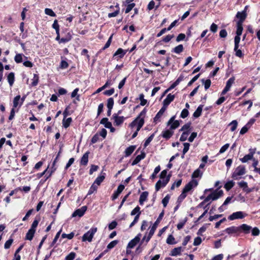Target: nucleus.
Masks as SVG:
<instances>
[{
    "label": "nucleus",
    "instance_id": "6",
    "mask_svg": "<svg viewBox=\"0 0 260 260\" xmlns=\"http://www.w3.org/2000/svg\"><path fill=\"white\" fill-rule=\"evenodd\" d=\"M235 81L234 77L230 78L226 83V86L221 92V95L225 94L228 91H229Z\"/></svg>",
    "mask_w": 260,
    "mask_h": 260
},
{
    "label": "nucleus",
    "instance_id": "2",
    "mask_svg": "<svg viewBox=\"0 0 260 260\" xmlns=\"http://www.w3.org/2000/svg\"><path fill=\"white\" fill-rule=\"evenodd\" d=\"M246 215H247V214H244L243 212L242 211H237L233 213L231 215H230L228 218L231 220H233L237 219H242Z\"/></svg>",
    "mask_w": 260,
    "mask_h": 260
},
{
    "label": "nucleus",
    "instance_id": "45",
    "mask_svg": "<svg viewBox=\"0 0 260 260\" xmlns=\"http://www.w3.org/2000/svg\"><path fill=\"white\" fill-rule=\"evenodd\" d=\"M118 243V240H114L111 242L108 245H107V249H111L113 248H114Z\"/></svg>",
    "mask_w": 260,
    "mask_h": 260
},
{
    "label": "nucleus",
    "instance_id": "49",
    "mask_svg": "<svg viewBox=\"0 0 260 260\" xmlns=\"http://www.w3.org/2000/svg\"><path fill=\"white\" fill-rule=\"evenodd\" d=\"M144 95L143 93H141L139 95V99L141 101L140 105L141 106H144L146 104L147 101L144 99Z\"/></svg>",
    "mask_w": 260,
    "mask_h": 260
},
{
    "label": "nucleus",
    "instance_id": "23",
    "mask_svg": "<svg viewBox=\"0 0 260 260\" xmlns=\"http://www.w3.org/2000/svg\"><path fill=\"white\" fill-rule=\"evenodd\" d=\"M164 215V213L163 211L160 213V214L159 215V216H158L157 219L154 223V224H153L152 226L151 227V230H153V232H155V231L156 230V229L157 228V226L158 221L162 219Z\"/></svg>",
    "mask_w": 260,
    "mask_h": 260
},
{
    "label": "nucleus",
    "instance_id": "9",
    "mask_svg": "<svg viewBox=\"0 0 260 260\" xmlns=\"http://www.w3.org/2000/svg\"><path fill=\"white\" fill-rule=\"evenodd\" d=\"M146 113V110L145 109H144L139 114V116L129 124V126L132 128L134 127L138 123L139 119L141 118V117L145 116Z\"/></svg>",
    "mask_w": 260,
    "mask_h": 260
},
{
    "label": "nucleus",
    "instance_id": "31",
    "mask_svg": "<svg viewBox=\"0 0 260 260\" xmlns=\"http://www.w3.org/2000/svg\"><path fill=\"white\" fill-rule=\"evenodd\" d=\"M237 31H236V35L237 36H241L242 33L243 31V26L242 24L241 23H237Z\"/></svg>",
    "mask_w": 260,
    "mask_h": 260
},
{
    "label": "nucleus",
    "instance_id": "29",
    "mask_svg": "<svg viewBox=\"0 0 260 260\" xmlns=\"http://www.w3.org/2000/svg\"><path fill=\"white\" fill-rule=\"evenodd\" d=\"M183 46L180 44L173 48L172 51L177 54H179L183 51Z\"/></svg>",
    "mask_w": 260,
    "mask_h": 260
},
{
    "label": "nucleus",
    "instance_id": "25",
    "mask_svg": "<svg viewBox=\"0 0 260 260\" xmlns=\"http://www.w3.org/2000/svg\"><path fill=\"white\" fill-rule=\"evenodd\" d=\"M35 232H36V230L32 231V230L29 229L26 234L25 239L31 241L34 236Z\"/></svg>",
    "mask_w": 260,
    "mask_h": 260
},
{
    "label": "nucleus",
    "instance_id": "57",
    "mask_svg": "<svg viewBox=\"0 0 260 260\" xmlns=\"http://www.w3.org/2000/svg\"><path fill=\"white\" fill-rule=\"evenodd\" d=\"M181 182H182L181 179H180V180H178L177 182H174L171 186V189L174 190L175 186H176L177 187H178L181 184Z\"/></svg>",
    "mask_w": 260,
    "mask_h": 260
},
{
    "label": "nucleus",
    "instance_id": "4",
    "mask_svg": "<svg viewBox=\"0 0 260 260\" xmlns=\"http://www.w3.org/2000/svg\"><path fill=\"white\" fill-rule=\"evenodd\" d=\"M198 184V181L195 180H193L188 183L184 187L182 191L186 193V192L190 191L193 186H197Z\"/></svg>",
    "mask_w": 260,
    "mask_h": 260
},
{
    "label": "nucleus",
    "instance_id": "3",
    "mask_svg": "<svg viewBox=\"0 0 260 260\" xmlns=\"http://www.w3.org/2000/svg\"><path fill=\"white\" fill-rule=\"evenodd\" d=\"M141 234H139L135 238L131 240L127 246V248H134L140 241Z\"/></svg>",
    "mask_w": 260,
    "mask_h": 260
},
{
    "label": "nucleus",
    "instance_id": "52",
    "mask_svg": "<svg viewBox=\"0 0 260 260\" xmlns=\"http://www.w3.org/2000/svg\"><path fill=\"white\" fill-rule=\"evenodd\" d=\"M20 100V95L16 96L13 100V107L16 108L18 105V102Z\"/></svg>",
    "mask_w": 260,
    "mask_h": 260
},
{
    "label": "nucleus",
    "instance_id": "33",
    "mask_svg": "<svg viewBox=\"0 0 260 260\" xmlns=\"http://www.w3.org/2000/svg\"><path fill=\"white\" fill-rule=\"evenodd\" d=\"M125 53L126 52H124L123 49H122L121 48H119L114 53V55H119V57L120 58H122L125 55Z\"/></svg>",
    "mask_w": 260,
    "mask_h": 260
},
{
    "label": "nucleus",
    "instance_id": "54",
    "mask_svg": "<svg viewBox=\"0 0 260 260\" xmlns=\"http://www.w3.org/2000/svg\"><path fill=\"white\" fill-rule=\"evenodd\" d=\"M188 134L189 133L188 132H183L180 138V141L182 142L186 141L188 135Z\"/></svg>",
    "mask_w": 260,
    "mask_h": 260
},
{
    "label": "nucleus",
    "instance_id": "44",
    "mask_svg": "<svg viewBox=\"0 0 260 260\" xmlns=\"http://www.w3.org/2000/svg\"><path fill=\"white\" fill-rule=\"evenodd\" d=\"M114 105V100L110 98L108 99L107 106L108 109H112Z\"/></svg>",
    "mask_w": 260,
    "mask_h": 260
},
{
    "label": "nucleus",
    "instance_id": "50",
    "mask_svg": "<svg viewBox=\"0 0 260 260\" xmlns=\"http://www.w3.org/2000/svg\"><path fill=\"white\" fill-rule=\"evenodd\" d=\"M74 236V233L73 232L69 234H62L61 235V238H67L68 239H72Z\"/></svg>",
    "mask_w": 260,
    "mask_h": 260
},
{
    "label": "nucleus",
    "instance_id": "46",
    "mask_svg": "<svg viewBox=\"0 0 260 260\" xmlns=\"http://www.w3.org/2000/svg\"><path fill=\"white\" fill-rule=\"evenodd\" d=\"M154 137V134H152L150 137H149L145 141L144 146V147H146L151 142L152 139H153Z\"/></svg>",
    "mask_w": 260,
    "mask_h": 260
},
{
    "label": "nucleus",
    "instance_id": "38",
    "mask_svg": "<svg viewBox=\"0 0 260 260\" xmlns=\"http://www.w3.org/2000/svg\"><path fill=\"white\" fill-rule=\"evenodd\" d=\"M202 82L204 84L205 89L206 90H207L211 85V80L210 79H207L206 80H205L204 79H202Z\"/></svg>",
    "mask_w": 260,
    "mask_h": 260
},
{
    "label": "nucleus",
    "instance_id": "63",
    "mask_svg": "<svg viewBox=\"0 0 260 260\" xmlns=\"http://www.w3.org/2000/svg\"><path fill=\"white\" fill-rule=\"evenodd\" d=\"M187 218L186 217L183 221L182 222H179L177 225V228L178 229V230H181V229H182V228L183 227V226L184 225V224H185L186 222L187 221Z\"/></svg>",
    "mask_w": 260,
    "mask_h": 260
},
{
    "label": "nucleus",
    "instance_id": "60",
    "mask_svg": "<svg viewBox=\"0 0 260 260\" xmlns=\"http://www.w3.org/2000/svg\"><path fill=\"white\" fill-rule=\"evenodd\" d=\"M179 126V122L178 120L174 121L171 125L170 128L171 129H175Z\"/></svg>",
    "mask_w": 260,
    "mask_h": 260
},
{
    "label": "nucleus",
    "instance_id": "7",
    "mask_svg": "<svg viewBox=\"0 0 260 260\" xmlns=\"http://www.w3.org/2000/svg\"><path fill=\"white\" fill-rule=\"evenodd\" d=\"M112 118L114 120V124L115 126L120 125L123 122L125 119L123 116H119L116 113L113 115Z\"/></svg>",
    "mask_w": 260,
    "mask_h": 260
},
{
    "label": "nucleus",
    "instance_id": "35",
    "mask_svg": "<svg viewBox=\"0 0 260 260\" xmlns=\"http://www.w3.org/2000/svg\"><path fill=\"white\" fill-rule=\"evenodd\" d=\"M202 174H203V173L200 171V169H198L196 170H195L193 172V173H192V178H197L199 177H201Z\"/></svg>",
    "mask_w": 260,
    "mask_h": 260
},
{
    "label": "nucleus",
    "instance_id": "37",
    "mask_svg": "<svg viewBox=\"0 0 260 260\" xmlns=\"http://www.w3.org/2000/svg\"><path fill=\"white\" fill-rule=\"evenodd\" d=\"M160 167L159 166H158L157 167H156L154 170V172L153 173H152V174L151 175V176H150V178L151 179H154L156 178V175L160 171Z\"/></svg>",
    "mask_w": 260,
    "mask_h": 260
},
{
    "label": "nucleus",
    "instance_id": "40",
    "mask_svg": "<svg viewBox=\"0 0 260 260\" xmlns=\"http://www.w3.org/2000/svg\"><path fill=\"white\" fill-rule=\"evenodd\" d=\"M186 193H185L182 191L181 194L178 198L177 201V203L180 204V203L183 201V200L186 198Z\"/></svg>",
    "mask_w": 260,
    "mask_h": 260
},
{
    "label": "nucleus",
    "instance_id": "11",
    "mask_svg": "<svg viewBox=\"0 0 260 260\" xmlns=\"http://www.w3.org/2000/svg\"><path fill=\"white\" fill-rule=\"evenodd\" d=\"M175 95L169 93L163 101V106L167 108V106L174 100Z\"/></svg>",
    "mask_w": 260,
    "mask_h": 260
},
{
    "label": "nucleus",
    "instance_id": "26",
    "mask_svg": "<svg viewBox=\"0 0 260 260\" xmlns=\"http://www.w3.org/2000/svg\"><path fill=\"white\" fill-rule=\"evenodd\" d=\"M135 148L136 146L133 145L127 147L125 150V156H129L134 152V151L135 149Z\"/></svg>",
    "mask_w": 260,
    "mask_h": 260
},
{
    "label": "nucleus",
    "instance_id": "36",
    "mask_svg": "<svg viewBox=\"0 0 260 260\" xmlns=\"http://www.w3.org/2000/svg\"><path fill=\"white\" fill-rule=\"evenodd\" d=\"M252 159L253 157H252V154H248L245 155L243 158H241L240 159L242 162L245 163L246 162L249 160H251Z\"/></svg>",
    "mask_w": 260,
    "mask_h": 260
},
{
    "label": "nucleus",
    "instance_id": "15",
    "mask_svg": "<svg viewBox=\"0 0 260 260\" xmlns=\"http://www.w3.org/2000/svg\"><path fill=\"white\" fill-rule=\"evenodd\" d=\"M145 153L143 152L141 154L137 156L135 159L133 160L132 165L134 166L137 165L141 161V160L144 159L145 157Z\"/></svg>",
    "mask_w": 260,
    "mask_h": 260
},
{
    "label": "nucleus",
    "instance_id": "32",
    "mask_svg": "<svg viewBox=\"0 0 260 260\" xmlns=\"http://www.w3.org/2000/svg\"><path fill=\"white\" fill-rule=\"evenodd\" d=\"M98 186L97 185L95 184L94 183H93L89 189L87 196L90 195L92 194L94 192L96 191L98 189Z\"/></svg>",
    "mask_w": 260,
    "mask_h": 260
},
{
    "label": "nucleus",
    "instance_id": "55",
    "mask_svg": "<svg viewBox=\"0 0 260 260\" xmlns=\"http://www.w3.org/2000/svg\"><path fill=\"white\" fill-rule=\"evenodd\" d=\"M183 146H184V148H183V149L182 153H183V155H185V154L189 150L190 144L188 143H183Z\"/></svg>",
    "mask_w": 260,
    "mask_h": 260
},
{
    "label": "nucleus",
    "instance_id": "20",
    "mask_svg": "<svg viewBox=\"0 0 260 260\" xmlns=\"http://www.w3.org/2000/svg\"><path fill=\"white\" fill-rule=\"evenodd\" d=\"M183 251V249L181 247H178L174 248L172 250L171 255L172 256H177L178 255L180 254L181 251Z\"/></svg>",
    "mask_w": 260,
    "mask_h": 260
},
{
    "label": "nucleus",
    "instance_id": "22",
    "mask_svg": "<svg viewBox=\"0 0 260 260\" xmlns=\"http://www.w3.org/2000/svg\"><path fill=\"white\" fill-rule=\"evenodd\" d=\"M8 81L10 84V86H12L15 80V75L14 73L11 72L9 74L7 77Z\"/></svg>",
    "mask_w": 260,
    "mask_h": 260
},
{
    "label": "nucleus",
    "instance_id": "51",
    "mask_svg": "<svg viewBox=\"0 0 260 260\" xmlns=\"http://www.w3.org/2000/svg\"><path fill=\"white\" fill-rule=\"evenodd\" d=\"M52 28H53L55 30L56 32H58V31H59V25L58 24V21L56 19L53 22V23L52 24Z\"/></svg>",
    "mask_w": 260,
    "mask_h": 260
},
{
    "label": "nucleus",
    "instance_id": "48",
    "mask_svg": "<svg viewBox=\"0 0 260 260\" xmlns=\"http://www.w3.org/2000/svg\"><path fill=\"white\" fill-rule=\"evenodd\" d=\"M38 81H39V76L37 74H34V78L32 79V82L31 83V85L32 86H36L38 83Z\"/></svg>",
    "mask_w": 260,
    "mask_h": 260
},
{
    "label": "nucleus",
    "instance_id": "5",
    "mask_svg": "<svg viewBox=\"0 0 260 260\" xmlns=\"http://www.w3.org/2000/svg\"><path fill=\"white\" fill-rule=\"evenodd\" d=\"M87 210V207L86 206H82L81 208L75 210L72 214V217H82L85 213Z\"/></svg>",
    "mask_w": 260,
    "mask_h": 260
},
{
    "label": "nucleus",
    "instance_id": "56",
    "mask_svg": "<svg viewBox=\"0 0 260 260\" xmlns=\"http://www.w3.org/2000/svg\"><path fill=\"white\" fill-rule=\"evenodd\" d=\"M188 114L189 112L188 110L187 109H184L181 113L180 117L182 118H185L187 117Z\"/></svg>",
    "mask_w": 260,
    "mask_h": 260
},
{
    "label": "nucleus",
    "instance_id": "43",
    "mask_svg": "<svg viewBox=\"0 0 260 260\" xmlns=\"http://www.w3.org/2000/svg\"><path fill=\"white\" fill-rule=\"evenodd\" d=\"M141 214V211H140V208L137 206L136 207H135L131 212V215L133 216L135 214Z\"/></svg>",
    "mask_w": 260,
    "mask_h": 260
},
{
    "label": "nucleus",
    "instance_id": "17",
    "mask_svg": "<svg viewBox=\"0 0 260 260\" xmlns=\"http://www.w3.org/2000/svg\"><path fill=\"white\" fill-rule=\"evenodd\" d=\"M148 194V191H144L141 194L139 198V203L140 205H142L144 202L147 200Z\"/></svg>",
    "mask_w": 260,
    "mask_h": 260
},
{
    "label": "nucleus",
    "instance_id": "42",
    "mask_svg": "<svg viewBox=\"0 0 260 260\" xmlns=\"http://www.w3.org/2000/svg\"><path fill=\"white\" fill-rule=\"evenodd\" d=\"M183 78L179 77L170 87V89L174 88L177 85H178L180 82L182 80Z\"/></svg>",
    "mask_w": 260,
    "mask_h": 260
},
{
    "label": "nucleus",
    "instance_id": "24",
    "mask_svg": "<svg viewBox=\"0 0 260 260\" xmlns=\"http://www.w3.org/2000/svg\"><path fill=\"white\" fill-rule=\"evenodd\" d=\"M203 107V105H200L198 107V108L197 109L196 111L193 114V116L194 118H198L201 115Z\"/></svg>",
    "mask_w": 260,
    "mask_h": 260
},
{
    "label": "nucleus",
    "instance_id": "30",
    "mask_svg": "<svg viewBox=\"0 0 260 260\" xmlns=\"http://www.w3.org/2000/svg\"><path fill=\"white\" fill-rule=\"evenodd\" d=\"M173 134V132L168 129L163 132L162 136L164 138L169 139V138H170L172 137Z\"/></svg>",
    "mask_w": 260,
    "mask_h": 260
},
{
    "label": "nucleus",
    "instance_id": "21",
    "mask_svg": "<svg viewBox=\"0 0 260 260\" xmlns=\"http://www.w3.org/2000/svg\"><path fill=\"white\" fill-rule=\"evenodd\" d=\"M23 57H24L26 59L27 58V57L24 56L23 54H17L14 57V60L17 63H21L22 62Z\"/></svg>",
    "mask_w": 260,
    "mask_h": 260
},
{
    "label": "nucleus",
    "instance_id": "39",
    "mask_svg": "<svg viewBox=\"0 0 260 260\" xmlns=\"http://www.w3.org/2000/svg\"><path fill=\"white\" fill-rule=\"evenodd\" d=\"M234 185V183L233 181H230L226 182L224 185V188L227 191L230 190Z\"/></svg>",
    "mask_w": 260,
    "mask_h": 260
},
{
    "label": "nucleus",
    "instance_id": "16",
    "mask_svg": "<svg viewBox=\"0 0 260 260\" xmlns=\"http://www.w3.org/2000/svg\"><path fill=\"white\" fill-rule=\"evenodd\" d=\"M89 154V152L87 151L85 153L83 154L82 156L80 164L81 165L86 166L87 165L88 161V155Z\"/></svg>",
    "mask_w": 260,
    "mask_h": 260
},
{
    "label": "nucleus",
    "instance_id": "62",
    "mask_svg": "<svg viewBox=\"0 0 260 260\" xmlns=\"http://www.w3.org/2000/svg\"><path fill=\"white\" fill-rule=\"evenodd\" d=\"M135 3H132V4H128L127 6V7L125 9V13H129L132 10V9L135 7Z\"/></svg>",
    "mask_w": 260,
    "mask_h": 260
},
{
    "label": "nucleus",
    "instance_id": "59",
    "mask_svg": "<svg viewBox=\"0 0 260 260\" xmlns=\"http://www.w3.org/2000/svg\"><path fill=\"white\" fill-rule=\"evenodd\" d=\"M75 256L76 253L74 252H72L66 257V260H73Z\"/></svg>",
    "mask_w": 260,
    "mask_h": 260
},
{
    "label": "nucleus",
    "instance_id": "14",
    "mask_svg": "<svg viewBox=\"0 0 260 260\" xmlns=\"http://www.w3.org/2000/svg\"><path fill=\"white\" fill-rule=\"evenodd\" d=\"M224 232H225L228 234L237 233L239 232V228L238 226H233L228 228H226Z\"/></svg>",
    "mask_w": 260,
    "mask_h": 260
},
{
    "label": "nucleus",
    "instance_id": "34",
    "mask_svg": "<svg viewBox=\"0 0 260 260\" xmlns=\"http://www.w3.org/2000/svg\"><path fill=\"white\" fill-rule=\"evenodd\" d=\"M167 243L168 244H175L176 243V242L175 241V238L172 235H170L166 241Z\"/></svg>",
    "mask_w": 260,
    "mask_h": 260
},
{
    "label": "nucleus",
    "instance_id": "64",
    "mask_svg": "<svg viewBox=\"0 0 260 260\" xmlns=\"http://www.w3.org/2000/svg\"><path fill=\"white\" fill-rule=\"evenodd\" d=\"M202 242V239L200 237H196L193 242V245L194 246H198Z\"/></svg>",
    "mask_w": 260,
    "mask_h": 260
},
{
    "label": "nucleus",
    "instance_id": "12",
    "mask_svg": "<svg viewBox=\"0 0 260 260\" xmlns=\"http://www.w3.org/2000/svg\"><path fill=\"white\" fill-rule=\"evenodd\" d=\"M124 185L122 184H120L118 186L116 191L114 192V193L113 194L112 196V200H114L118 197L119 195L124 189Z\"/></svg>",
    "mask_w": 260,
    "mask_h": 260
},
{
    "label": "nucleus",
    "instance_id": "1",
    "mask_svg": "<svg viewBox=\"0 0 260 260\" xmlns=\"http://www.w3.org/2000/svg\"><path fill=\"white\" fill-rule=\"evenodd\" d=\"M97 232V228H92L89 231L85 233L82 236V241H92L94 234Z\"/></svg>",
    "mask_w": 260,
    "mask_h": 260
},
{
    "label": "nucleus",
    "instance_id": "41",
    "mask_svg": "<svg viewBox=\"0 0 260 260\" xmlns=\"http://www.w3.org/2000/svg\"><path fill=\"white\" fill-rule=\"evenodd\" d=\"M45 13L46 15H49L52 17L56 16L55 13L52 11V9L49 8H46L45 9Z\"/></svg>",
    "mask_w": 260,
    "mask_h": 260
},
{
    "label": "nucleus",
    "instance_id": "28",
    "mask_svg": "<svg viewBox=\"0 0 260 260\" xmlns=\"http://www.w3.org/2000/svg\"><path fill=\"white\" fill-rule=\"evenodd\" d=\"M65 118H63V119L62 124H63V126L64 128H67L70 126V125L72 121V119L71 117H69V118H67V119H66Z\"/></svg>",
    "mask_w": 260,
    "mask_h": 260
},
{
    "label": "nucleus",
    "instance_id": "47",
    "mask_svg": "<svg viewBox=\"0 0 260 260\" xmlns=\"http://www.w3.org/2000/svg\"><path fill=\"white\" fill-rule=\"evenodd\" d=\"M144 123V118L142 117L141 119H140L138 121L137 128V132L140 131L141 128L143 126Z\"/></svg>",
    "mask_w": 260,
    "mask_h": 260
},
{
    "label": "nucleus",
    "instance_id": "8",
    "mask_svg": "<svg viewBox=\"0 0 260 260\" xmlns=\"http://www.w3.org/2000/svg\"><path fill=\"white\" fill-rule=\"evenodd\" d=\"M245 173H246V171H245V168L244 166H240L236 169L233 176L234 177H235L237 176L243 175L245 174Z\"/></svg>",
    "mask_w": 260,
    "mask_h": 260
},
{
    "label": "nucleus",
    "instance_id": "61",
    "mask_svg": "<svg viewBox=\"0 0 260 260\" xmlns=\"http://www.w3.org/2000/svg\"><path fill=\"white\" fill-rule=\"evenodd\" d=\"M170 199V197L169 195L166 196L162 200V204L164 207H166L169 202Z\"/></svg>",
    "mask_w": 260,
    "mask_h": 260
},
{
    "label": "nucleus",
    "instance_id": "58",
    "mask_svg": "<svg viewBox=\"0 0 260 260\" xmlns=\"http://www.w3.org/2000/svg\"><path fill=\"white\" fill-rule=\"evenodd\" d=\"M13 242V240L12 239H10L8 241L6 242L5 243L4 247L5 249H8L11 246L12 243Z\"/></svg>",
    "mask_w": 260,
    "mask_h": 260
},
{
    "label": "nucleus",
    "instance_id": "27",
    "mask_svg": "<svg viewBox=\"0 0 260 260\" xmlns=\"http://www.w3.org/2000/svg\"><path fill=\"white\" fill-rule=\"evenodd\" d=\"M105 173H104L103 175L98 177L95 180L93 183L97 185L98 186L100 185L105 178Z\"/></svg>",
    "mask_w": 260,
    "mask_h": 260
},
{
    "label": "nucleus",
    "instance_id": "53",
    "mask_svg": "<svg viewBox=\"0 0 260 260\" xmlns=\"http://www.w3.org/2000/svg\"><path fill=\"white\" fill-rule=\"evenodd\" d=\"M230 124L232 125V127L231 128V131L234 132L237 128V127L238 125V122L236 120H233L230 123Z\"/></svg>",
    "mask_w": 260,
    "mask_h": 260
},
{
    "label": "nucleus",
    "instance_id": "10",
    "mask_svg": "<svg viewBox=\"0 0 260 260\" xmlns=\"http://www.w3.org/2000/svg\"><path fill=\"white\" fill-rule=\"evenodd\" d=\"M247 13H245V11H242V12H238V13L236 14V17L239 19L237 23L242 24L243 22L245 20L246 18L247 17Z\"/></svg>",
    "mask_w": 260,
    "mask_h": 260
},
{
    "label": "nucleus",
    "instance_id": "19",
    "mask_svg": "<svg viewBox=\"0 0 260 260\" xmlns=\"http://www.w3.org/2000/svg\"><path fill=\"white\" fill-rule=\"evenodd\" d=\"M166 110V108L162 106V107L160 109V110L159 111V112L156 114L155 117L154 118V121L156 122L157 120H159V119L160 118V117L163 115L164 113Z\"/></svg>",
    "mask_w": 260,
    "mask_h": 260
},
{
    "label": "nucleus",
    "instance_id": "18",
    "mask_svg": "<svg viewBox=\"0 0 260 260\" xmlns=\"http://www.w3.org/2000/svg\"><path fill=\"white\" fill-rule=\"evenodd\" d=\"M239 228V231L242 230L245 234H248L249 233L250 230L251 229V227L248 225L246 224H242L240 226H238Z\"/></svg>",
    "mask_w": 260,
    "mask_h": 260
},
{
    "label": "nucleus",
    "instance_id": "13",
    "mask_svg": "<svg viewBox=\"0 0 260 260\" xmlns=\"http://www.w3.org/2000/svg\"><path fill=\"white\" fill-rule=\"evenodd\" d=\"M223 194L222 190H217L213 191L210 195L211 196V199L213 201L216 200L220 197H221Z\"/></svg>",
    "mask_w": 260,
    "mask_h": 260
}]
</instances>
